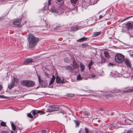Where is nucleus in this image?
I'll list each match as a JSON object with an SVG mask.
<instances>
[{
	"instance_id": "nucleus-1",
	"label": "nucleus",
	"mask_w": 133,
	"mask_h": 133,
	"mask_svg": "<svg viewBox=\"0 0 133 133\" xmlns=\"http://www.w3.org/2000/svg\"><path fill=\"white\" fill-rule=\"evenodd\" d=\"M27 39L29 43V46L30 48L35 47L39 41L38 38L35 37L32 34H30L28 35Z\"/></svg>"
},
{
	"instance_id": "nucleus-2",
	"label": "nucleus",
	"mask_w": 133,
	"mask_h": 133,
	"mask_svg": "<svg viewBox=\"0 0 133 133\" xmlns=\"http://www.w3.org/2000/svg\"><path fill=\"white\" fill-rule=\"evenodd\" d=\"M20 83L22 85L27 87H32L35 84L34 81L30 80H22Z\"/></svg>"
},
{
	"instance_id": "nucleus-3",
	"label": "nucleus",
	"mask_w": 133,
	"mask_h": 133,
	"mask_svg": "<svg viewBox=\"0 0 133 133\" xmlns=\"http://www.w3.org/2000/svg\"><path fill=\"white\" fill-rule=\"evenodd\" d=\"M115 58V61L118 63H121L124 61V56L120 54H116Z\"/></svg>"
},
{
	"instance_id": "nucleus-4",
	"label": "nucleus",
	"mask_w": 133,
	"mask_h": 133,
	"mask_svg": "<svg viewBox=\"0 0 133 133\" xmlns=\"http://www.w3.org/2000/svg\"><path fill=\"white\" fill-rule=\"evenodd\" d=\"M31 113L34 115L35 117L34 118H35L38 116V114H39L40 115H41L45 114V112H44L40 110H32L31 112Z\"/></svg>"
},
{
	"instance_id": "nucleus-5",
	"label": "nucleus",
	"mask_w": 133,
	"mask_h": 133,
	"mask_svg": "<svg viewBox=\"0 0 133 133\" xmlns=\"http://www.w3.org/2000/svg\"><path fill=\"white\" fill-rule=\"evenodd\" d=\"M52 12H55L58 14H62L63 12L61 10L59 7H56L54 6L51 8Z\"/></svg>"
},
{
	"instance_id": "nucleus-6",
	"label": "nucleus",
	"mask_w": 133,
	"mask_h": 133,
	"mask_svg": "<svg viewBox=\"0 0 133 133\" xmlns=\"http://www.w3.org/2000/svg\"><path fill=\"white\" fill-rule=\"evenodd\" d=\"M62 80L61 79L59 78V77L58 76H57L56 78V82L58 84L60 83H65V82L64 80V78L63 77L62 78Z\"/></svg>"
},
{
	"instance_id": "nucleus-7",
	"label": "nucleus",
	"mask_w": 133,
	"mask_h": 133,
	"mask_svg": "<svg viewBox=\"0 0 133 133\" xmlns=\"http://www.w3.org/2000/svg\"><path fill=\"white\" fill-rule=\"evenodd\" d=\"M81 27L80 25H75L73 27L71 28V30L72 31H76L79 29H80Z\"/></svg>"
},
{
	"instance_id": "nucleus-8",
	"label": "nucleus",
	"mask_w": 133,
	"mask_h": 133,
	"mask_svg": "<svg viewBox=\"0 0 133 133\" xmlns=\"http://www.w3.org/2000/svg\"><path fill=\"white\" fill-rule=\"evenodd\" d=\"M125 63L126 64V65H127V67L130 68H131V65L130 61L127 59H126L125 60L124 59Z\"/></svg>"
},
{
	"instance_id": "nucleus-9",
	"label": "nucleus",
	"mask_w": 133,
	"mask_h": 133,
	"mask_svg": "<svg viewBox=\"0 0 133 133\" xmlns=\"http://www.w3.org/2000/svg\"><path fill=\"white\" fill-rule=\"evenodd\" d=\"M125 28L128 30H129L132 29V25L130 23H128L125 24Z\"/></svg>"
},
{
	"instance_id": "nucleus-10",
	"label": "nucleus",
	"mask_w": 133,
	"mask_h": 133,
	"mask_svg": "<svg viewBox=\"0 0 133 133\" xmlns=\"http://www.w3.org/2000/svg\"><path fill=\"white\" fill-rule=\"evenodd\" d=\"M85 130H81L79 131V133H88L89 132V130L87 128H85Z\"/></svg>"
},
{
	"instance_id": "nucleus-11",
	"label": "nucleus",
	"mask_w": 133,
	"mask_h": 133,
	"mask_svg": "<svg viewBox=\"0 0 133 133\" xmlns=\"http://www.w3.org/2000/svg\"><path fill=\"white\" fill-rule=\"evenodd\" d=\"M14 86V84L13 83V80H12L11 82L8 84V88L10 89L13 87Z\"/></svg>"
},
{
	"instance_id": "nucleus-12",
	"label": "nucleus",
	"mask_w": 133,
	"mask_h": 133,
	"mask_svg": "<svg viewBox=\"0 0 133 133\" xmlns=\"http://www.w3.org/2000/svg\"><path fill=\"white\" fill-rule=\"evenodd\" d=\"M55 79V77L54 75H53L49 83V87L51 88L52 87L51 86H50V85H52Z\"/></svg>"
},
{
	"instance_id": "nucleus-13",
	"label": "nucleus",
	"mask_w": 133,
	"mask_h": 133,
	"mask_svg": "<svg viewBox=\"0 0 133 133\" xmlns=\"http://www.w3.org/2000/svg\"><path fill=\"white\" fill-rule=\"evenodd\" d=\"M21 20L20 19H17L13 23V24L14 25H18L21 23Z\"/></svg>"
},
{
	"instance_id": "nucleus-14",
	"label": "nucleus",
	"mask_w": 133,
	"mask_h": 133,
	"mask_svg": "<svg viewBox=\"0 0 133 133\" xmlns=\"http://www.w3.org/2000/svg\"><path fill=\"white\" fill-rule=\"evenodd\" d=\"M73 68L75 69L79 68L78 65L75 61H74L73 62Z\"/></svg>"
},
{
	"instance_id": "nucleus-15",
	"label": "nucleus",
	"mask_w": 133,
	"mask_h": 133,
	"mask_svg": "<svg viewBox=\"0 0 133 133\" xmlns=\"http://www.w3.org/2000/svg\"><path fill=\"white\" fill-rule=\"evenodd\" d=\"M32 59L30 58H28L26 59L24 61L25 63H29L32 62Z\"/></svg>"
},
{
	"instance_id": "nucleus-16",
	"label": "nucleus",
	"mask_w": 133,
	"mask_h": 133,
	"mask_svg": "<svg viewBox=\"0 0 133 133\" xmlns=\"http://www.w3.org/2000/svg\"><path fill=\"white\" fill-rule=\"evenodd\" d=\"M65 69L69 72H72L73 71V69L70 66H68L65 68Z\"/></svg>"
},
{
	"instance_id": "nucleus-17",
	"label": "nucleus",
	"mask_w": 133,
	"mask_h": 133,
	"mask_svg": "<svg viewBox=\"0 0 133 133\" xmlns=\"http://www.w3.org/2000/svg\"><path fill=\"white\" fill-rule=\"evenodd\" d=\"M101 33V32L100 31L94 32L93 33V37L97 36L99 35Z\"/></svg>"
},
{
	"instance_id": "nucleus-18",
	"label": "nucleus",
	"mask_w": 133,
	"mask_h": 133,
	"mask_svg": "<svg viewBox=\"0 0 133 133\" xmlns=\"http://www.w3.org/2000/svg\"><path fill=\"white\" fill-rule=\"evenodd\" d=\"M80 67L81 68V71L83 72L85 68L84 65L83 64L81 63L80 64Z\"/></svg>"
},
{
	"instance_id": "nucleus-19",
	"label": "nucleus",
	"mask_w": 133,
	"mask_h": 133,
	"mask_svg": "<svg viewBox=\"0 0 133 133\" xmlns=\"http://www.w3.org/2000/svg\"><path fill=\"white\" fill-rule=\"evenodd\" d=\"M94 63V62L92 60L88 64V68H89V70H90L91 69V67L92 65H93Z\"/></svg>"
},
{
	"instance_id": "nucleus-20",
	"label": "nucleus",
	"mask_w": 133,
	"mask_h": 133,
	"mask_svg": "<svg viewBox=\"0 0 133 133\" xmlns=\"http://www.w3.org/2000/svg\"><path fill=\"white\" fill-rule=\"evenodd\" d=\"M104 56L107 58H108L110 57V55L109 53L107 51H105L104 52Z\"/></svg>"
},
{
	"instance_id": "nucleus-21",
	"label": "nucleus",
	"mask_w": 133,
	"mask_h": 133,
	"mask_svg": "<svg viewBox=\"0 0 133 133\" xmlns=\"http://www.w3.org/2000/svg\"><path fill=\"white\" fill-rule=\"evenodd\" d=\"M87 38L85 37H83L77 40V41L78 42L80 41V42H82L83 41H85Z\"/></svg>"
},
{
	"instance_id": "nucleus-22",
	"label": "nucleus",
	"mask_w": 133,
	"mask_h": 133,
	"mask_svg": "<svg viewBox=\"0 0 133 133\" xmlns=\"http://www.w3.org/2000/svg\"><path fill=\"white\" fill-rule=\"evenodd\" d=\"M84 118H87L89 115V114L87 112H85L83 113Z\"/></svg>"
},
{
	"instance_id": "nucleus-23",
	"label": "nucleus",
	"mask_w": 133,
	"mask_h": 133,
	"mask_svg": "<svg viewBox=\"0 0 133 133\" xmlns=\"http://www.w3.org/2000/svg\"><path fill=\"white\" fill-rule=\"evenodd\" d=\"M57 111V110H56V109H48L46 112H52L53 111Z\"/></svg>"
},
{
	"instance_id": "nucleus-24",
	"label": "nucleus",
	"mask_w": 133,
	"mask_h": 133,
	"mask_svg": "<svg viewBox=\"0 0 133 133\" xmlns=\"http://www.w3.org/2000/svg\"><path fill=\"white\" fill-rule=\"evenodd\" d=\"M27 116L28 117L32 118V120L34 119L33 116H32L31 112L27 114Z\"/></svg>"
},
{
	"instance_id": "nucleus-25",
	"label": "nucleus",
	"mask_w": 133,
	"mask_h": 133,
	"mask_svg": "<svg viewBox=\"0 0 133 133\" xmlns=\"http://www.w3.org/2000/svg\"><path fill=\"white\" fill-rule=\"evenodd\" d=\"M11 125L13 130H14V131H15L16 129V128L14 124L12 122V123Z\"/></svg>"
},
{
	"instance_id": "nucleus-26",
	"label": "nucleus",
	"mask_w": 133,
	"mask_h": 133,
	"mask_svg": "<svg viewBox=\"0 0 133 133\" xmlns=\"http://www.w3.org/2000/svg\"><path fill=\"white\" fill-rule=\"evenodd\" d=\"M74 122L76 124V127H78L79 124V122L78 121L74 120Z\"/></svg>"
},
{
	"instance_id": "nucleus-27",
	"label": "nucleus",
	"mask_w": 133,
	"mask_h": 133,
	"mask_svg": "<svg viewBox=\"0 0 133 133\" xmlns=\"http://www.w3.org/2000/svg\"><path fill=\"white\" fill-rule=\"evenodd\" d=\"M82 78L81 77L80 75L79 74L77 76V79L78 80H81L82 79Z\"/></svg>"
},
{
	"instance_id": "nucleus-28",
	"label": "nucleus",
	"mask_w": 133,
	"mask_h": 133,
	"mask_svg": "<svg viewBox=\"0 0 133 133\" xmlns=\"http://www.w3.org/2000/svg\"><path fill=\"white\" fill-rule=\"evenodd\" d=\"M133 92V89H130L129 90H127L126 91H124V92Z\"/></svg>"
},
{
	"instance_id": "nucleus-29",
	"label": "nucleus",
	"mask_w": 133,
	"mask_h": 133,
	"mask_svg": "<svg viewBox=\"0 0 133 133\" xmlns=\"http://www.w3.org/2000/svg\"><path fill=\"white\" fill-rule=\"evenodd\" d=\"M70 1L72 3L75 4L77 2L78 0H70Z\"/></svg>"
},
{
	"instance_id": "nucleus-30",
	"label": "nucleus",
	"mask_w": 133,
	"mask_h": 133,
	"mask_svg": "<svg viewBox=\"0 0 133 133\" xmlns=\"http://www.w3.org/2000/svg\"><path fill=\"white\" fill-rule=\"evenodd\" d=\"M59 108V105H54V109L57 110V111Z\"/></svg>"
},
{
	"instance_id": "nucleus-31",
	"label": "nucleus",
	"mask_w": 133,
	"mask_h": 133,
	"mask_svg": "<svg viewBox=\"0 0 133 133\" xmlns=\"http://www.w3.org/2000/svg\"><path fill=\"white\" fill-rule=\"evenodd\" d=\"M1 126H6V124L4 122L2 121L1 123Z\"/></svg>"
},
{
	"instance_id": "nucleus-32",
	"label": "nucleus",
	"mask_w": 133,
	"mask_h": 133,
	"mask_svg": "<svg viewBox=\"0 0 133 133\" xmlns=\"http://www.w3.org/2000/svg\"><path fill=\"white\" fill-rule=\"evenodd\" d=\"M14 80L15 82L17 83L18 82V79L14 77Z\"/></svg>"
},
{
	"instance_id": "nucleus-33",
	"label": "nucleus",
	"mask_w": 133,
	"mask_h": 133,
	"mask_svg": "<svg viewBox=\"0 0 133 133\" xmlns=\"http://www.w3.org/2000/svg\"><path fill=\"white\" fill-rule=\"evenodd\" d=\"M74 95L73 94H69L68 95V96L70 97H72L74 96Z\"/></svg>"
},
{
	"instance_id": "nucleus-34",
	"label": "nucleus",
	"mask_w": 133,
	"mask_h": 133,
	"mask_svg": "<svg viewBox=\"0 0 133 133\" xmlns=\"http://www.w3.org/2000/svg\"><path fill=\"white\" fill-rule=\"evenodd\" d=\"M96 77V76L94 74H91L90 75V78H94L95 77Z\"/></svg>"
},
{
	"instance_id": "nucleus-35",
	"label": "nucleus",
	"mask_w": 133,
	"mask_h": 133,
	"mask_svg": "<svg viewBox=\"0 0 133 133\" xmlns=\"http://www.w3.org/2000/svg\"><path fill=\"white\" fill-rule=\"evenodd\" d=\"M108 65L109 66H113L114 65H115L114 64L112 63H109V64H108Z\"/></svg>"
},
{
	"instance_id": "nucleus-36",
	"label": "nucleus",
	"mask_w": 133,
	"mask_h": 133,
	"mask_svg": "<svg viewBox=\"0 0 133 133\" xmlns=\"http://www.w3.org/2000/svg\"><path fill=\"white\" fill-rule=\"evenodd\" d=\"M126 133H133V132L130 129L127 131Z\"/></svg>"
},
{
	"instance_id": "nucleus-37",
	"label": "nucleus",
	"mask_w": 133,
	"mask_h": 133,
	"mask_svg": "<svg viewBox=\"0 0 133 133\" xmlns=\"http://www.w3.org/2000/svg\"><path fill=\"white\" fill-rule=\"evenodd\" d=\"M62 27L61 25L58 26L56 27V28L58 30H59L60 28H61Z\"/></svg>"
},
{
	"instance_id": "nucleus-38",
	"label": "nucleus",
	"mask_w": 133,
	"mask_h": 133,
	"mask_svg": "<svg viewBox=\"0 0 133 133\" xmlns=\"http://www.w3.org/2000/svg\"><path fill=\"white\" fill-rule=\"evenodd\" d=\"M47 85V83L46 82H44L43 84V86L44 87H46Z\"/></svg>"
},
{
	"instance_id": "nucleus-39",
	"label": "nucleus",
	"mask_w": 133,
	"mask_h": 133,
	"mask_svg": "<svg viewBox=\"0 0 133 133\" xmlns=\"http://www.w3.org/2000/svg\"><path fill=\"white\" fill-rule=\"evenodd\" d=\"M7 131H1V133H7Z\"/></svg>"
},
{
	"instance_id": "nucleus-40",
	"label": "nucleus",
	"mask_w": 133,
	"mask_h": 133,
	"mask_svg": "<svg viewBox=\"0 0 133 133\" xmlns=\"http://www.w3.org/2000/svg\"><path fill=\"white\" fill-rule=\"evenodd\" d=\"M51 0H49L48 1V4L49 5H50L51 3L50 2Z\"/></svg>"
},
{
	"instance_id": "nucleus-41",
	"label": "nucleus",
	"mask_w": 133,
	"mask_h": 133,
	"mask_svg": "<svg viewBox=\"0 0 133 133\" xmlns=\"http://www.w3.org/2000/svg\"><path fill=\"white\" fill-rule=\"evenodd\" d=\"M44 75L45 76L47 77H49L48 76V75L45 72Z\"/></svg>"
},
{
	"instance_id": "nucleus-42",
	"label": "nucleus",
	"mask_w": 133,
	"mask_h": 133,
	"mask_svg": "<svg viewBox=\"0 0 133 133\" xmlns=\"http://www.w3.org/2000/svg\"><path fill=\"white\" fill-rule=\"evenodd\" d=\"M39 82L40 83H42L43 82V80H42L41 79H40V80H39Z\"/></svg>"
},
{
	"instance_id": "nucleus-43",
	"label": "nucleus",
	"mask_w": 133,
	"mask_h": 133,
	"mask_svg": "<svg viewBox=\"0 0 133 133\" xmlns=\"http://www.w3.org/2000/svg\"><path fill=\"white\" fill-rule=\"evenodd\" d=\"M54 105H52L49 106V107L51 109H54Z\"/></svg>"
},
{
	"instance_id": "nucleus-44",
	"label": "nucleus",
	"mask_w": 133,
	"mask_h": 133,
	"mask_svg": "<svg viewBox=\"0 0 133 133\" xmlns=\"http://www.w3.org/2000/svg\"><path fill=\"white\" fill-rule=\"evenodd\" d=\"M46 132V130H43L42 131V133H45Z\"/></svg>"
},
{
	"instance_id": "nucleus-45",
	"label": "nucleus",
	"mask_w": 133,
	"mask_h": 133,
	"mask_svg": "<svg viewBox=\"0 0 133 133\" xmlns=\"http://www.w3.org/2000/svg\"><path fill=\"white\" fill-rule=\"evenodd\" d=\"M64 112L63 111H59V113H63V114L64 113Z\"/></svg>"
},
{
	"instance_id": "nucleus-46",
	"label": "nucleus",
	"mask_w": 133,
	"mask_h": 133,
	"mask_svg": "<svg viewBox=\"0 0 133 133\" xmlns=\"http://www.w3.org/2000/svg\"><path fill=\"white\" fill-rule=\"evenodd\" d=\"M103 17V15H100L99 16V19H101Z\"/></svg>"
},
{
	"instance_id": "nucleus-47",
	"label": "nucleus",
	"mask_w": 133,
	"mask_h": 133,
	"mask_svg": "<svg viewBox=\"0 0 133 133\" xmlns=\"http://www.w3.org/2000/svg\"><path fill=\"white\" fill-rule=\"evenodd\" d=\"M38 78L39 81V80L41 79L40 76L39 75H38Z\"/></svg>"
},
{
	"instance_id": "nucleus-48",
	"label": "nucleus",
	"mask_w": 133,
	"mask_h": 133,
	"mask_svg": "<svg viewBox=\"0 0 133 133\" xmlns=\"http://www.w3.org/2000/svg\"><path fill=\"white\" fill-rule=\"evenodd\" d=\"M2 86L0 85V91H1L2 89Z\"/></svg>"
},
{
	"instance_id": "nucleus-49",
	"label": "nucleus",
	"mask_w": 133,
	"mask_h": 133,
	"mask_svg": "<svg viewBox=\"0 0 133 133\" xmlns=\"http://www.w3.org/2000/svg\"><path fill=\"white\" fill-rule=\"evenodd\" d=\"M100 110L102 111H103L104 110V109L102 108H100Z\"/></svg>"
},
{
	"instance_id": "nucleus-50",
	"label": "nucleus",
	"mask_w": 133,
	"mask_h": 133,
	"mask_svg": "<svg viewBox=\"0 0 133 133\" xmlns=\"http://www.w3.org/2000/svg\"><path fill=\"white\" fill-rule=\"evenodd\" d=\"M57 0L58 2H61L62 1V0Z\"/></svg>"
},
{
	"instance_id": "nucleus-51",
	"label": "nucleus",
	"mask_w": 133,
	"mask_h": 133,
	"mask_svg": "<svg viewBox=\"0 0 133 133\" xmlns=\"http://www.w3.org/2000/svg\"><path fill=\"white\" fill-rule=\"evenodd\" d=\"M119 91V90H117V91H116V93H118V91Z\"/></svg>"
},
{
	"instance_id": "nucleus-52",
	"label": "nucleus",
	"mask_w": 133,
	"mask_h": 133,
	"mask_svg": "<svg viewBox=\"0 0 133 133\" xmlns=\"http://www.w3.org/2000/svg\"><path fill=\"white\" fill-rule=\"evenodd\" d=\"M131 124H132L133 125V121H132L131 122Z\"/></svg>"
},
{
	"instance_id": "nucleus-53",
	"label": "nucleus",
	"mask_w": 133,
	"mask_h": 133,
	"mask_svg": "<svg viewBox=\"0 0 133 133\" xmlns=\"http://www.w3.org/2000/svg\"><path fill=\"white\" fill-rule=\"evenodd\" d=\"M84 45H85V44H82V46H83V47H84Z\"/></svg>"
},
{
	"instance_id": "nucleus-54",
	"label": "nucleus",
	"mask_w": 133,
	"mask_h": 133,
	"mask_svg": "<svg viewBox=\"0 0 133 133\" xmlns=\"http://www.w3.org/2000/svg\"><path fill=\"white\" fill-rule=\"evenodd\" d=\"M132 17V16H131V17H129V18H130V17Z\"/></svg>"
},
{
	"instance_id": "nucleus-55",
	"label": "nucleus",
	"mask_w": 133,
	"mask_h": 133,
	"mask_svg": "<svg viewBox=\"0 0 133 133\" xmlns=\"http://www.w3.org/2000/svg\"><path fill=\"white\" fill-rule=\"evenodd\" d=\"M110 29H113V28H110Z\"/></svg>"
},
{
	"instance_id": "nucleus-56",
	"label": "nucleus",
	"mask_w": 133,
	"mask_h": 133,
	"mask_svg": "<svg viewBox=\"0 0 133 133\" xmlns=\"http://www.w3.org/2000/svg\"><path fill=\"white\" fill-rule=\"evenodd\" d=\"M38 88V87H37L36 88H37V89Z\"/></svg>"
},
{
	"instance_id": "nucleus-57",
	"label": "nucleus",
	"mask_w": 133,
	"mask_h": 133,
	"mask_svg": "<svg viewBox=\"0 0 133 133\" xmlns=\"http://www.w3.org/2000/svg\"><path fill=\"white\" fill-rule=\"evenodd\" d=\"M124 19H123V20L122 21H124Z\"/></svg>"
},
{
	"instance_id": "nucleus-58",
	"label": "nucleus",
	"mask_w": 133,
	"mask_h": 133,
	"mask_svg": "<svg viewBox=\"0 0 133 133\" xmlns=\"http://www.w3.org/2000/svg\"><path fill=\"white\" fill-rule=\"evenodd\" d=\"M132 115H133V113H132Z\"/></svg>"
}]
</instances>
